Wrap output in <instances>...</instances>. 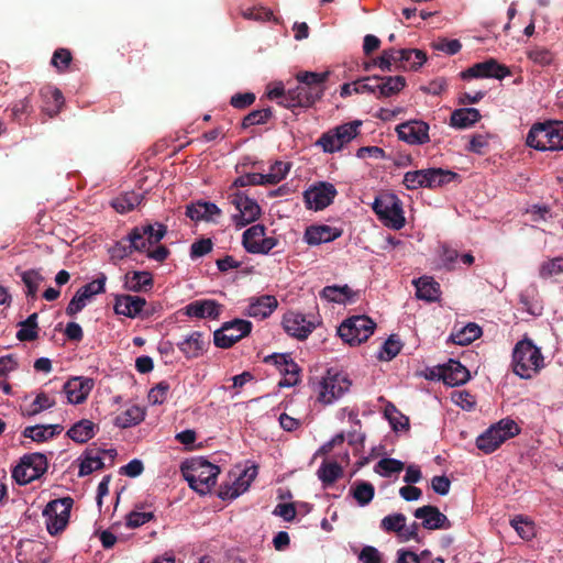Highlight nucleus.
<instances>
[{
	"label": "nucleus",
	"instance_id": "f257e3e1",
	"mask_svg": "<svg viewBox=\"0 0 563 563\" xmlns=\"http://www.w3.org/2000/svg\"><path fill=\"white\" fill-rule=\"evenodd\" d=\"M330 73L299 71L296 75L297 87L284 95L286 108H309L322 98Z\"/></svg>",
	"mask_w": 563,
	"mask_h": 563
},
{
	"label": "nucleus",
	"instance_id": "f03ea898",
	"mask_svg": "<svg viewBox=\"0 0 563 563\" xmlns=\"http://www.w3.org/2000/svg\"><path fill=\"white\" fill-rule=\"evenodd\" d=\"M543 367V356L531 340L519 341L512 352L514 373L521 378H532Z\"/></svg>",
	"mask_w": 563,
	"mask_h": 563
},
{
	"label": "nucleus",
	"instance_id": "7ed1b4c3",
	"mask_svg": "<svg viewBox=\"0 0 563 563\" xmlns=\"http://www.w3.org/2000/svg\"><path fill=\"white\" fill-rule=\"evenodd\" d=\"M220 474V467L200 457L194 460L185 473V479L190 488L206 495L211 492L216 485L217 477Z\"/></svg>",
	"mask_w": 563,
	"mask_h": 563
},
{
	"label": "nucleus",
	"instance_id": "20e7f679",
	"mask_svg": "<svg viewBox=\"0 0 563 563\" xmlns=\"http://www.w3.org/2000/svg\"><path fill=\"white\" fill-rule=\"evenodd\" d=\"M373 210L384 225L394 230L405 227L402 202L395 194L384 192L377 196L373 202Z\"/></svg>",
	"mask_w": 563,
	"mask_h": 563
},
{
	"label": "nucleus",
	"instance_id": "39448f33",
	"mask_svg": "<svg viewBox=\"0 0 563 563\" xmlns=\"http://www.w3.org/2000/svg\"><path fill=\"white\" fill-rule=\"evenodd\" d=\"M518 424L511 419H501L476 439V446L485 454L496 451L506 440L519 434Z\"/></svg>",
	"mask_w": 563,
	"mask_h": 563
},
{
	"label": "nucleus",
	"instance_id": "423d86ee",
	"mask_svg": "<svg viewBox=\"0 0 563 563\" xmlns=\"http://www.w3.org/2000/svg\"><path fill=\"white\" fill-rule=\"evenodd\" d=\"M352 383L347 373H342L335 367L327 371V375L318 383V400L331 404L349 391Z\"/></svg>",
	"mask_w": 563,
	"mask_h": 563
},
{
	"label": "nucleus",
	"instance_id": "0eeeda50",
	"mask_svg": "<svg viewBox=\"0 0 563 563\" xmlns=\"http://www.w3.org/2000/svg\"><path fill=\"white\" fill-rule=\"evenodd\" d=\"M47 457L43 453H30L21 457L20 463L12 470V477L20 485H26L38 479L46 473Z\"/></svg>",
	"mask_w": 563,
	"mask_h": 563
},
{
	"label": "nucleus",
	"instance_id": "6e6552de",
	"mask_svg": "<svg viewBox=\"0 0 563 563\" xmlns=\"http://www.w3.org/2000/svg\"><path fill=\"white\" fill-rule=\"evenodd\" d=\"M73 505L71 497H64L54 499L45 506L43 516L46 519V529L51 536L58 534L67 527Z\"/></svg>",
	"mask_w": 563,
	"mask_h": 563
},
{
	"label": "nucleus",
	"instance_id": "1a4fd4ad",
	"mask_svg": "<svg viewBox=\"0 0 563 563\" xmlns=\"http://www.w3.org/2000/svg\"><path fill=\"white\" fill-rule=\"evenodd\" d=\"M167 233V227L163 223H145L134 227L126 236L135 252H145L150 245L156 244L164 239Z\"/></svg>",
	"mask_w": 563,
	"mask_h": 563
},
{
	"label": "nucleus",
	"instance_id": "9d476101",
	"mask_svg": "<svg viewBox=\"0 0 563 563\" xmlns=\"http://www.w3.org/2000/svg\"><path fill=\"white\" fill-rule=\"evenodd\" d=\"M253 324L249 320L233 319L224 322L220 329L213 332V343L220 349H230L236 342L247 336Z\"/></svg>",
	"mask_w": 563,
	"mask_h": 563
},
{
	"label": "nucleus",
	"instance_id": "9b49d317",
	"mask_svg": "<svg viewBox=\"0 0 563 563\" xmlns=\"http://www.w3.org/2000/svg\"><path fill=\"white\" fill-rule=\"evenodd\" d=\"M231 203L234 205L238 210V213L232 216V221L238 229L246 227L261 216V207L258 203L243 192L236 191L231 195Z\"/></svg>",
	"mask_w": 563,
	"mask_h": 563
},
{
	"label": "nucleus",
	"instance_id": "f8f14e48",
	"mask_svg": "<svg viewBox=\"0 0 563 563\" xmlns=\"http://www.w3.org/2000/svg\"><path fill=\"white\" fill-rule=\"evenodd\" d=\"M352 142V122L335 126L324 133L316 142L325 153L341 151Z\"/></svg>",
	"mask_w": 563,
	"mask_h": 563
},
{
	"label": "nucleus",
	"instance_id": "ddd939ff",
	"mask_svg": "<svg viewBox=\"0 0 563 563\" xmlns=\"http://www.w3.org/2000/svg\"><path fill=\"white\" fill-rule=\"evenodd\" d=\"M256 475V466L245 468L239 475H234V478L231 482H225L220 485L218 492L219 498L223 500L236 498L247 490Z\"/></svg>",
	"mask_w": 563,
	"mask_h": 563
},
{
	"label": "nucleus",
	"instance_id": "4468645a",
	"mask_svg": "<svg viewBox=\"0 0 563 563\" xmlns=\"http://www.w3.org/2000/svg\"><path fill=\"white\" fill-rule=\"evenodd\" d=\"M317 320L314 317L308 319L307 316L288 311L283 318V328L291 336L298 340H305L316 329Z\"/></svg>",
	"mask_w": 563,
	"mask_h": 563
},
{
	"label": "nucleus",
	"instance_id": "2eb2a0df",
	"mask_svg": "<svg viewBox=\"0 0 563 563\" xmlns=\"http://www.w3.org/2000/svg\"><path fill=\"white\" fill-rule=\"evenodd\" d=\"M508 75H510L508 67L500 65L494 58H489L482 63H476L461 73V77L465 80L472 78L504 79Z\"/></svg>",
	"mask_w": 563,
	"mask_h": 563
},
{
	"label": "nucleus",
	"instance_id": "dca6fc26",
	"mask_svg": "<svg viewBox=\"0 0 563 563\" xmlns=\"http://www.w3.org/2000/svg\"><path fill=\"white\" fill-rule=\"evenodd\" d=\"M336 190L332 184L319 183L303 192L306 207L313 210L327 208L334 199Z\"/></svg>",
	"mask_w": 563,
	"mask_h": 563
},
{
	"label": "nucleus",
	"instance_id": "f3484780",
	"mask_svg": "<svg viewBox=\"0 0 563 563\" xmlns=\"http://www.w3.org/2000/svg\"><path fill=\"white\" fill-rule=\"evenodd\" d=\"M399 140L411 145H422L430 141L429 124L421 120H410L396 128Z\"/></svg>",
	"mask_w": 563,
	"mask_h": 563
},
{
	"label": "nucleus",
	"instance_id": "a211bd4d",
	"mask_svg": "<svg viewBox=\"0 0 563 563\" xmlns=\"http://www.w3.org/2000/svg\"><path fill=\"white\" fill-rule=\"evenodd\" d=\"M437 377L445 385L459 386L465 384L471 375L465 366L451 358L448 363L437 366Z\"/></svg>",
	"mask_w": 563,
	"mask_h": 563
},
{
	"label": "nucleus",
	"instance_id": "6ab92c4d",
	"mask_svg": "<svg viewBox=\"0 0 563 563\" xmlns=\"http://www.w3.org/2000/svg\"><path fill=\"white\" fill-rule=\"evenodd\" d=\"M552 133V121L534 123L528 132L526 143L539 151H551Z\"/></svg>",
	"mask_w": 563,
	"mask_h": 563
},
{
	"label": "nucleus",
	"instance_id": "aec40b11",
	"mask_svg": "<svg viewBox=\"0 0 563 563\" xmlns=\"http://www.w3.org/2000/svg\"><path fill=\"white\" fill-rule=\"evenodd\" d=\"M415 517L422 519V527L428 530L450 529L452 527L450 520L443 515L438 507L426 505L419 507L413 512Z\"/></svg>",
	"mask_w": 563,
	"mask_h": 563
},
{
	"label": "nucleus",
	"instance_id": "412c9836",
	"mask_svg": "<svg viewBox=\"0 0 563 563\" xmlns=\"http://www.w3.org/2000/svg\"><path fill=\"white\" fill-rule=\"evenodd\" d=\"M223 306L213 299H199L188 303L184 312L188 317L199 319H219Z\"/></svg>",
	"mask_w": 563,
	"mask_h": 563
},
{
	"label": "nucleus",
	"instance_id": "4be33fe9",
	"mask_svg": "<svg viewBox=\"0 0 563 563\" xmlns=\"http://www.w3.org/2000/svg\"><path fill=\"white\" fill-rule=\"evenodd\" d=\"M93 387V380L86 377H73L63 385L69 404L84 402Z\"/></svg>",
	"mask_w": 563,
	"mask_h": 563
},
{
	"label": "nucleus",
	"instance_id": "5701e85b",
	"mask_svg": "<svg viewBox=\"0 0 563 563\" xmlns=\"http://www.w3.org/2000/svg\"><path fill=\"white\" fill-rule=\"evenodd\" d=\"M278 307L275 296L263 295L257 298H251L245 314L252 318L265 319L269 317Z\"/></svg>",
	"mask_w": 563,
	"mask_h": 563
},
{
	"label": "nucleus",
	"instance_id": "b1692460",
	"mask_svg": "<svg viewBox=\"0 0 563 563\" xmlns=\"http://www.w3.org/2000/svg\"><path fill=\"white\" fill-rule=\"evenodd\" d=\"M146 305V300L139 296L118 295L115 296L114 312L129 318L137 317Z\"/></svg>",
	"mask_w": 563,
	"mask_h": 563
},
{
	"label": "nucleus",
	"instance_id": "393cba45",
	"mask_svg": "<svg viewBox=\"0 0 563 563\" xmlns=\"http://www.w3.org/2000/svg\"><path fill=\"white\" fill-rule=\"evenodd\" d=\"M104 466L101 449L89 446L81 455L78 475L84 477L95 471L102 470Z\"/></svg>",
	"mask_w": 563,
	"mask_h": 563
},
{
	"label": "nucleus",
	"instance_id": "a878e982",
	"mask_svg": "<svg viewBox=\"0 0 563 563\" xmlns=\"http://www.w3.org/2000/svg\"><path fill=\"white\" fill-rule=\"evenodd\" d=\"M460 178L455 172L443 168H426L424 169V188H441L451 181Z\"/></svg>",
	"mask_w": 563,
	"mask_h": 563
},
{
	"label": "nucleus",
	"instance_id": "bb28decb",
	"mask_svg": "<svg viewBox=\"0 0 563 563\" xmlns=\"http://www.w3.org/2000/svg\"><path fill=\"white\" fill-rule=\"evenodd\" d=\"M339 232L329 225H311L305 231L303 239L309 245H318L335 240Z\"/></svg>",
	"mask_w": 563,
	"mask_h": 563
},
{
	"label": "nucleus",
	"instance_id": "cd10ccee",
	"mask_svg": "<svg viewBox=\"0 0 563 563\" xmlns=\"http://www.w3.org/2000/svg\"><path fill=\"white\" fill-rule=\"evenodd\" d=\"M177 346L187 358L199 357L202 354L206 346L203 333L199 331H194L185 340L177 343Z\"/></svg>",
	"mask_w": 563,
	"mask_h": 563
},
{
	"label": "nucleus",
	"instance_id": "c85d7f7f",
	"mask_svg": "<svg viewBox=\"0 0 563 563\" xmlns=\"http://www.w3.org/2000/svg\"><path fill=\"white\" fill-rule=\"evenodd\" d=\"M427 60V55L423 51L417 48H402L398 49V69H413L417 70Z\"/></svg>",
	"mask_w": 563,
	"mask_h": 563
},
{
	"label": "nucleus",
	"instance_id": "c756f323",
	"mask_svg": "<svg viewBox=\"0 0 563 563\" xmlns=\"http://www.w3.org/2000/svg\"><path fill=\"white\" fill-rule=\"evenodd\" d=\"M482 119L479 111L475 108H460L451 113L450 125L456 129H467Z\"/></svg>",
	"mask_w": 563,
	"mask_h": 563
},
{
	"label": "nucleus",
	"instance_id": "7c9ffc66",
	"mask_svg": "<svg viewBox=\"0 0 563 563\" xmlns=\"http://www.w3.org/2000/svg\"><path fill=\"white\" fill-rule=\"evenodd\" d=\"M98 430V426L88 419H81L73 424L67 431V435L77 443H86L92 439Z\"/></svg>",
	"mask_w": 563,
	"mask_h": 563
},
{
	"label": "nucleus",
	"instance_id": "2f4dec72",
	"mask_svg": "<svg viewBox=\"0 0 563 563\" xmlns=\"http://www.w3.org/2000/svg\"><path fill=\"white\" fill-rule=\"evenodd\" d=\"M375 329L376 323L372 318L365 314H354V343L366 342L374 334Z\"/></svg>",
	"mask_w": 563,
	"mask_h": 563
},
{
	"label": "nucleus",
	"instance_id": "473e14b6",
	"mask_svg": "<svg viewBox=\"0 0 563 563\" xmlns=\"http://www.w3.org/2000/svg\"><path fill=\"white\" fill-rule=\"evenodd\" d=\"M144 418V409L139 406H131L115 417L114 424L121 429H126L141 423Z\"/></svg>",
	"mask_w": 563,
	"mask_h": 563
},
{
	"label": "nucleus",
	"instance_id": "72a5a7b5",
	"mask_svg": "<svg viewBox=\"0 0 563 563\" xmlns=\"http://www.w3.org/2000/svg\"><path fill=\"white\" fill-rule=\"evenodd\" d=\"M416 295L419 299L432 302L438 300L440 295V285L429 277H421L416 283Z\"/></svg>",
	"mask_w": 563,
	"mask_h": 563
},
{
	"label": "nucleus",
	"instance_id": "f704fd0d",
	"mask_svg": "<svg viewBox=\"0 0 563 563\" xmlns=\"http://www.w3.org/2000/svg\"><path fill=\"white\" fill-rule=\"evenodd\" d=\"M153 283L150 272H133L125 275L124 287L130 291L139 292L143 289L151 288Z\"/></svg>",
	"mask_w": 563,
	"mask_h": 563
},
{
	"label": "nucleus",
	"instance_id": "c9c22d12",
	"mask_svg": "<svg viewBox=\"0 0 563 563\" xmlns=\"http://www.w3.org/2000/svg\"><path fill=\"white\" fill-rule=\"evenodd\" d=\"M372 66L378 67L382 71L398 69V49H384L380 56L366 64L365 68L368 70Z\"/></svg>",
	"mask_w": 563,
	"mask_h": 563
},
{
	"label": "nucleus",
	"instance_id": "e433bc0d",
	"mask_svg": "<svg viewBox=\"0 0 563 563\" xmlns=\"http://www.w3.org/2000/svg\"><path fill=\"white\" fill-rule=\"evenodd\" d=\"M37 318L38 314L34 312L19 323L20 330L15 334L19 341L31 342L38 338Z\"/></svg>",
	"mask_w": 563,
	"mask_h": 563
},
{
	"label": "nucleus",
	"instance_id": "4c0bfd02",
	"mask_svg": "<svg viewBox=\"0 0 563 563\" xmlns=\"http://www.w3.org/2000/svg\"><path fill=\"white\" fill-rule=\"evenodd\" d=\"M406 86L404 76L379 77V97H391L399 93Z\"/></svg>",
	"mask_w": 563,
	"mask_h": 563
},
{
	"label": "nucleus",
	"instance_id": "58836bf2",
	"mask_svg": "<svg viewBox=\"0 0 563 563\" xmlns=\"http://www.w3.org/2000/svg\"><path fill=\"white\" fill-rule=\"evenodd\" d=\"M405 470V463L393 457H383L374 466V472L382 477H391Z\"/></svg>",
	"mask_w": 563,
	"mask_h": 563
},
{
	"label": "nucleus",
	"instance_id": "ea45409f",
	"mask_svg": "<svg viewBox=\"0 0 563 563\" xmlns=\"http://www.w3.org/2000/svg\"><path fill=\"white\" fill-rule=\"evenodd\" d=\"M143 197L141 194L135 191L125 192L120 195L112 201V207L120 213H126L132 211L135 207H137Z\"/></svg>",
	"mask_w": 563,
	"mask_h": 563
},
{
	"label": "nucleus",
	"instance_id": "a19ab883",
	"mask_svg": "<svg viewBox=\"0 0 563 563\" xmlns=\"http://www.w3.org/2000/svg\"><path fill=\"white\" fill-rule=\"evenodd\" d=\"M482 335V329L473 322L467 323L456 333L452 334V341L459 345H467Z\"/></svg>",
	"mask_w": 563,
	"mask_h": 563
},
{
	"label": "nucleus",
	"instance_id": "79ce46f5",
	"mask_svg": "<svg viewBox=\"0 0 563 563\" xmlns=\"http://www.w3.org/2000/svg\"><path fill=\"white\" fill-rule=\"evenodd\" d=\"M321 297L336 303H344L352 297V290L347 285L344 286H327L321 291Z\"/></svg>",
	"mask_w": 563,
	"mask_h": 563
},
{
	"label": "nucleus",
	"instance_id": "37998d69",
	"mask_svg": "<svg viewBox=\"0 0 563 563\" xmlns=\"http://www.w3.org/2000/svg\"><path fill=\"white\" fill-rule=\"evenodd\" d=\"M407 518L404 514L396 512L384 517L380 521V529L387 533H404Z\"/></svg>",
	"mask_w": 563,
	"mask_h": 563
},
{
	"label": "nucleus",
	"instance_id": "c03bdc74",
	"mask_svg": "<svg viewBox=\"0 0 563 563\" xmlns=\"http://www.w3.org/2000/svg\"><path fill=\"white\" fill-rule=\"evenodd\" d=\"M41 96L45 99H52L54 102L53 107L44 106L43 111H45L51 118L56 115L62 106L64 104V96L62 91L57 88L45 87L41 90Z\"/></svg>",
	"mask_w": 563,
	"mask_h": 563
},
{
	"label": "nucleus",
	"instance_id": "a18cd8bd",
	"mask_svg": "<svg viewBox=\"0 0 563 563\" xmlns=\"http://www.w3.org/2000/svg\"><path fill=\"white\" fill-rule=\"evenodd\" d=\"M272 117H273L272 108L253 110L243 118L241 126H242V129L245 130L253 125L266 124Z\"/></svg>",
	"mask_w": 563,
	"mask_h": 563
},
{
	"label": "nucleus",
	"instance_id": "49530a36",
	"mask_svg": "<svg viewBox=\"0 0 563 563\" xmlns=\"http://www.w3.org/2000/svg\"><path fill=\"white\" fill-rule=\"evenodd\" d=\"M342 475V467L336 462H323L318 476L324 485L333 484Z\"/></svg>",
	"mask_w": 563,
	"mask_h": 563
},
{
	"label": "nucleus",
	"instance_id": "de8ad7c7",
	"mask_svg": "<svg viewBox=\"0 0 563 563\" xmlns=\"http://www.w3.org/2000/svg\"><path fill=\"white\" fill-rule=\"evenodd\" d=\"M21 279L26 287V296L31 298H36V294L41 283L44 280V277L34 269H29L21 273Z\"/></svg>",
	"mask_w": 563,
	"mask_h": 563
},
{
	"label": "nucleus",
	"instance_id": "09e8293b",
	"mask_svg": "<svg viewBox=\"0 0 563 563\" xmlns=\"http://www.w3.org/2000/svg\"><path fill=\"white\" fill-rule=\"evenodd\" d=\"M290 164L282 161H276L269 169L268 174H264L266 185H276L282 181L289 173Z\"/></svg>",
	"mask_w": 563,
	"mask_h": 563
},
{
	"label": "nucleus",
	"instance_id": "8fccbe9b",
	"mask_svg": "<svg viewBox=\"0 0 563 563\" xmlns=\"http://www.w3.org/2000/svg\"><path fill=\"white\" fill-rule=\"evenodd\" d=\"M266 228L264 224H254L251 228L246 229L242 235V244L244 249L249 252V247L261 243L263 238L265 236Z\"/></svg>",
	"mask_w": 563,
	"mask_h": 563
},
{
	"label": "nucleus",
	"instance_id": "3c124183",
	"mask_svg": "<svg viewBox=\"0 0 563 563\" xmlns=\"http://www.w3.org/2000/svg\"><path fill=\"white\" fill-rule=\"evenodd\" d=\"M280 373L284 378L278 383L279 387H291L299 383L300 367L292 358L285 364Z\"/></svg>",
	"mask_w": 563,
	"mask_h": 563
},
{
	"label": "nucleus",
	"instance_id": "603ef678",
	"mask_svg": "<svg viewBox=\"0 0 563 563\" xmlns=\"http://www.w3.org/2000/svg\"><path fill=\"white\" fill-rule=\"evenodd\" d=\"M241 14L247 20L261 22L273 20L275 23H279V19L274 16L273 11L265 7L246 8L242 10Z\"/></svg>",
	"mask_w": 563,
	"mask_h": 563
},
{
	"label": "nucleus",
	"instance_id": "864d4df0",
	"mask_svg": "<svg viewBox=\"0 0 563 563\" xmlns=\"http://www.w3.org/2000/svg\"><path fill=\"white\" fill-rule=\"evenodd\" d=\"M107 282V276L104 273H100L98 277L92 280L91 283H88L80 287L78 291L86 298L87 300L90 299L93 295L103 294L106 291L104 285Z\"/></svg>",
	"mask_w": 563,
	"mask_h": 563
},
{
	"label": "nucleus",
	"instance_id": "5fc2aeb1",
	"mask_svg": "<svg viewBox=\"0 0 563 563\" xmlns=\"http://www.w3.org/2000/svg\"><path fill=\"white\" fill-rule=\"evenodd\" d=\"M375 495V488L372 483L360 482L354 487V500L361 506L368 505Z\"/></svg>",
	"mask_w": 563,
	"mask_h": 563
},
{
	"label": "nucleus",
	"instance_id": "6e6d98bb",
	"mask_svg": "<svg viewBox=\"0 0 563 563\" xmlns=\"http://www.w3.org/2000/svg\"><path fill=\"white\" fill-rule=\"evenodd\" d=\"M56 404L53 397H49L46 393H38L30 408L26 411L27 416H35L46 409L54 407Z\"/></svg>",
	"mask_w": 563,
	"mask_h": 563
},
{
	"label": "nucleus",
	"instance_id": "4d7b16f0",
	"mask_svg": "<svg viewBox=\"0 0 563 563\" xmlns=\"http://www.w3.org/2000/svg\"><path fill=\"white\" fill-rule=\"evenodd\" d=\"M401 347L402 344L400 340L397 338V335L391 334L383 344L379 358L384 361H391L399 354Z\"/></svg>",
	"mask_w": 563,
	"mask_h": 563
},
{
	"label": "nucleus",
	"instance_id": "13d9d810",
	"mask_svg": "<svg viewBox=\"0 0 563 563\" xmlns=\"http://www.w3.org/2000/svg\"><path fill=\"white\" fill-rule=\"evenodd\" d=\"M73 60L71 52L68 48H57L52 56L51 64L58 73H64Z\"/></svg>",
	"mask_w": 563,
	"mask_h": 563
},
{
	"label": "nucleus",
	"instance_id": "bf43d9fd",
	"mask_svg": "<svg viewBox=\"0 0 563 563\" xmlns=\"http://www.w3.org/2000/svg\"><path fill=\"white\" fill-rule=\"evenodd\" d=\"M517 533L525 540H530L534 537V526L522 516H517L510 521Z\"/></svg>",
	"mask_w": 563,
	"mask_h": 563
},
{
	"label": "nucleus",
	"instance_id": "052dcab7",
	"mask_svg": "<svg viewBox=\"0 0 563 563\" xmlns=\"http://www.w3.org/2000/svg\"><path fill=\"white\" fill-rule=\"evenodd\" d=\"M170 389L169 384L166 380H162L156 384L148 393V401L152 405H162L167 399L168 391Z\"/></svg>",
	"mask_w": 563,
	"mask_h": 563
},
{
	"label": "nucleus",
	"instance_id": "680f3d73",
	"mask_svg": "<svg viewBox=\"0 0 563 563\" xmlns=\"http://www.w3.org/2000/svg\"><path fill=\"white\" fill-rule=\"evenodd\" d=\"M402 184L408 190L424 188V169L407 172L404 175Z\"/></svg>",
	"mask_w": 563,
	"mask_h": 563
},
{
	"label": "nucleus",
	"instance_id": "e2e57ef3",
	"mask_svg": "<svg viewBox=\"0 0 563 563\" xmlns=\"http://www.w3.org/2000/svg\"><path fill=\"white\" fill-rule=\"evenodd\" d=\"M530 60L541 66L550 65L553 60V54L545 47L536 46L527 52Z\"/></svg>",
	"mask_w": 563,
	"mask_h": 563
},
{
	"label": "nucleus",
	"instance_id": "0e129e2a",
	"mask_svg": "<svg viewBox=\"0 0 563 563\" xmlns=\"http://www.w3.org/2000/svg\"><path fill=\"white\" fill-rule=\"evenodd\" d=\"M266 185L264 174L260 173H251L243 176L238 177L233 184L232 187L239 188V187H246V186H264Z\"/></svg>",
	"mask_w": 563,
	"mask_h": 563
},
{
	"label": "nucleus",
	"instance_id": "69168bd1",
	"mask_svg": "<svg viewBox=\"0 0 563 563\" xmlns=\"http://www.w3.org/2000/svg\"><path fill=\"white\" fill-rule=\"evenodd\" d=\"M562 272H563V258L555 257V258L544 262L540 266L539 274L542 278H549V277L560 274Z\"/></svg>",
	"mask_w": 563,
	"mask_h": 563
},
{
	"label": "nucleus",
	"instance_id": "338daca9",
	"mask_svg": "<svg viewBox=\"0 0 563 563\" xmlns=\"http://www.w3.org/2000/svg\"><path fill=\"white\" fill-rule=\"evenodd\" d=\"M256 100V96L253 92H238L230 99V104L238 109L243 110L252 106Z\"/></svg>",
	"mask_w": 563,
	"mask_h": 563
},
{
	"label": "nucleus",
	"instance_id": "774afa93",
	"mask_svg": "<svg viewBox=\"0 0 563 563\" xmlns=\"http://www.w3.org/2000/svg\"><path fill=\"white\" fill-rule=\"evenodd\" d=\"M154 518L153 512H140V511H131L126 515V527L131 529L139 528L144 523L151 521Z\"/></svg>",
	"mask_w": 563,
	"mask_h": 563
}]
</instances>
